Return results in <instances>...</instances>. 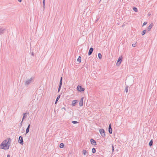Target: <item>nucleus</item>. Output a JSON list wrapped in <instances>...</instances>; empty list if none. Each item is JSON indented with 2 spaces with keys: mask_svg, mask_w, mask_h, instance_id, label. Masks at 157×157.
<instances>
[{
  "mask_svg": "<svg viewBox=\"0 0 157 157\" xmlns=\"http://www.w3.org/2000/svg\"><path fill=\"white\" fill-rule=\"evenodd\" d=\"M10 138L7 139L3 141L0 145L1 148L4 149H9V146L8 145V143L10 141Z\"/></svg>",
  "mask_w": 157,
  "mask_h": 157,
  "instance_id": "1",
  "label": "nucleus"
},
{
  "mask_svg": "<svg viewBox=\"0 0 157 157\" xmlns=\"http://www.w3.org/2000/svg\"><path fill=\"white\" fill-rule=\"evenodd\" d=\"M77 90L79 92H83L85 90V89L82 88L81 86H78L77 88Z\"/></svg>",
  "mask_w": 157,
  "mask_h": 157,
  "instance_id": "2",
  "label": "nucleus"
},
{
  "mask_svg": "<svg viewBox=\"0 0 157 157\" xmlns=\"http://www.w3.org/2000/svg\"><path fill=\"white\" fill-rule=\"evenodd\" d=\"M122 59V56L118 58L116 65L119 66L121 62Z\"/></svg>",
  "mask_w": 157,
  "mask_h": 157,
  "instance_id": "3",
  "label": "nucleus"
},
{
  "mask_svg": "<svg viewBox=\"0 0 157 157\" xmlns=\"http://www.w3.org/2000/svg\"><path fill=\"white\" fill-rule=\"evenodd\" d=\"M99 132L101 135L102 136H105V131L104 129L102 128L100 129Z\"/></svg>",
  "mask_w": 157,
  "mask_h": 157,
  "instance_id": "4",
  "label": "nucleus"
},
{
  "mask_svg": "<svg viewBox=\"0 0 157 157\" xmlns=\"http://www.w3.org/2000/svg\"><path fill=\"white\" fill-rule=\"evenodd\" d=\"M18 142L19 143L23 144V140L22 137L20 136L19 138Z\"/></svg>",
  "mask_w": 157,
  "mask_h": 157,
  "instance_id": "5",
  "label": "nucleus"
},
{
  "mask_svg": "<svg viewBox=\"0 0 157 157\" xmlns=\"http://www.w3.org/2000/svg\"><path fill=\"white\" fill-rule=\"evenodd\" d=\"M83 98H82L79 102V105L80 106H82L83 105Z\"/></svg>",
  "mask_w": 157,
  "mask_h": 157,
  "instance_id": "6",
  "label": "nucleus"
},
{
  "mask_svg": "<svg viewBox=\"0 0 157 157\" xmlns=\"http://www.w3.org/2000/svg\"><path fill=\"white\" fill-rule=\"evenodd\" d=\"M78 101L76 100H73L72 101L71 105L74 106L75 105V104L77 103Z\"/></svg>",
  "mask_w": 157,
  "mask_h": 157,
  "instance_id": "7",
  "label": "nucleus"
},
{
  "mask_svg": "<svg viewBox=\"0 0 157 157\" xmlns=\"http://www.w3.org/2000/svg\"><path fill=\"white\" fill-rule=\"evenodd\" d=\"M90 142L91 144L94 145H96V141L93 139H91L90 140Z\"/></svg>",
  "mask_w": 157,
  "mask_h": 157,
  "instance_id": "8",
  "label": "nucleus"
},
{
  "mask_svg": "<svg viewBox=\"0 0 157 157\" xmlns=\"http://www.w3.org/2000/svg\"><path fill=\"white\" fill-rule=\"evenodd\" d=\"M109 132L110 134H111L112 133V130L111 128V124H110L109 125Z\"/></svg>",
  "mask_w": 157,
  "mask_h": 157,
  "instance_id": "9",
  "label": "nucleus"
},
{
  "mask_svg": "<svg viewBox=\"0 0 157 157\" xmlns=\"http://www.w3.org/2000/svg\"><path fill=\"white\" fill-rule=\"evenodd\" d=\"M94 50V49L92 48H90L89 53L88 55H90L92 54V52H93Z\"/></svg>",
  "mask_w": 157,
  "mask_h": 157,
  "instance_id": "10",
  "label": "nucleus"
},
{
  "mask_svg": "<svg viewBox=\"0 0 157 157\" xmlns=\"http://www.w3.org/2000/svg\"><path fill=\"white\" fill-rule=\"evenodd\" d=\"M153 26V24L151 23L150 24V25L149 26H148L147 27L148 31H150Z\"/></svg>",
  "mask_w": 157,
  "mask_h": 157,
  "instance_id": "11",
  "label": "nucleus"
},
{
  "mask_svg": "<svg viewBox=\"0 0 157 157\" xmlns=\"http://www.w3.org/2000/svg\"><path fill=\"white\" fill-rule=\"evenodd\" d=\"M82 154L85 155H87L88 153L85 150H83L82 151Z\"/></svg>",
  "mask_w": 157,
  "mask_h": 157,
  "instance_id": "12",
  "label": "nucleus"
},
{
  "mask_svg": "<svg viewBox=\"0 0 157 157\" xmlns=\"http://www.w3.org/2000/svg\"><path fill=\"white\" fill-rule=\"evenodd\" d=\"M64 144L63 143H62L60 144L59 147L61 148H63L64 147Z\"/></svg>",
  "mask_w": 157,
  "mask_h": 157,
  "instance_id": "13",
  "label": "nucleus"
},
{
  "mask_svg": "<svg viewBox=\"0 0 157 157\" xmlns=\"http://www.w3.org/2000/svg\"><path fill=\"white\" fill-rule=\"evenodd\" d=\"M29 127H30V124H29V126L28 127H27V128L26 130V133H28L29 131Z\"/></svg>",
  "mask_w": 157,
  "mask_h": 157,
  "instance_id": "14",
  "label": "nucleus"
},
{
  "mask_svg": "<svg viewBox=\"0 0 157 157\" xmlns=\"http://www.w3.org/2000/svg\"><path fill=\"white\" fill-rule=\"evenodd\" d=\"M77 61L79 62V63H81V57L80 56H79L78 57V59H77Z\"/></svg>",
  "mask_w": 157,
  "mask_h": 157,
  "instance_id": "15",
  "label": "nucleus"
},
{
  "mask_svg": "<svg viewBox=\"0 0 157 157\" xmlns=\"http://www.w3.org/2000/svg\"><path fill=\"white\" fill-rule=\"evenodd\" d=\"M60 98V95H59L57 97V98H56V102L55 103V104H56L57 102V101H58V100Z\"/></svg>",
  "mask_w": 157,
  "mask_h": 157,
  "instance_id": "16",
  "label": "nucleus"
},
{
  "mask_svg": "<svg viewBox=\"0 0 157 157\" xmlns=\"http://www.w3.org/2000/svg\"><path fill=\"white\" fill-rule=\"evenodd\" d=\"M98 57L100 59H101L102 58V55L101 53H98Z\"/></svg>",
  "mask_w": 157,
  "mask_h": 157,
  "instance_id": "17",
  "label": "nucleus"
},
{
  "mask_svg": "<svg viewBox=\"0 0 157 157\" xmlns=\"http://www.w3.org/2000/svg\"><path fill=\"white\" fill-rule=\"evenodd\" d=\"M133 9L136 12H137L138 11L136 7H133Z\"/></svg>",
  "mask_w": 157,
  "mask_h": 157,
  "instance_id": "18",
  "label": "nucleus"
},
{
  "mask_svg": "<svg viewBox=\"0 0 157 157\" xmlns=\"http://www.w3.org/2000/svg\"><path fill=\"white\" fill-rule=\"evenodd\" d=\"M92 152L93 153H95L96 152V150L95 149V148H93L92 149Z\"/></svg>",
  "mask_w": 157,
  "mask_h": 157,
  "instance_id": "19",
  "label": "nucleus"
},
{
  "mask_svg": "<svg viewBox=\"0 0 157 157\" xmlns=\"http://www.w3.org/2000/svg\"><path fill=\"white\" fill-rule=\"evenodd\" d=\"M153 144V142L152 140H151L149 143V145L150 146L152 145Z\"/></svg>",
  "mask_w": 157,
  "mask_h": 157,
  "instance_id": "20",
  "label": "nucleus"
},
{
  "mask_svg": "<svg viewBox=\"0 0 157 157\" xmlns=\"http://www.w3.org/2000/svg\"><path fill=\"white\" fill-rule=\"evenodd\" d=\"M146 30H143L142 33V35H144L146 33Z\"/></svg>",
  "mask_w": 157,
  "mask_h": 157,
  "instance_id": "21",
  "label": "nucleus"
},
{
  "mask_svg": "<svg viewBox=\"0 0 157 157\" xmlns=\"http://www.w3.org/2000/svg\"><path fill=\"white\" fill-rule=\"evenodd\" d=\"M4 32V30L2 29H0V34L3 33Z\"/></svg>",
  "mask_w": 157,
  "mask_h": 157,
  "instance_id": "22",
  "label": "nucleus"
},
{
  "mask_svg": "<svg viewBox=\"0 0 157 157\" xmlns=\"http://www.w3.org/2000/svg\"><path fill=\"white\" fill-rule=\"evenodd\" d=\"M62 77L61 78V79H60V85H62Z\"/></svg>",
  "mask_w": 157,
  "mask_h": 157,
  "instance_id": "23",
  "label": "nucleus"
},
{
  "mask_svg": "<svg viewBox=\"0 0 157 157\" xmlns=\"http://www.w3.org/2000/svg\"><path fill=\"white\" fill-rule=\"evenodd\" d=\"M72 122L73 124H77L78 123V122L77 121H72Z\"/></svg>",
  "mask_w": 157,
  "mask_h": 157,
  "instance_id": "24",
  "label": "nucleus"
},
{
  "mask_svg": "<svg viewBox=\"0 0 157 157\" xmlns=\"http://www.w3.org/2000/svg\"><path fill=\"white\" fill-rule=\"evenodd\" d=\"M61 85H59V89H58V92H59V90L61 89Z\"/></svg>",
  "mask_w": 157,
  "mask_h": 157,
  "instance_id": "25",
  "label": "nucleus"
},
{
  "mask_svg": "<svg viewBox=\"0 0 157 157\" xmlns=\"http://www.w3.org/2000/svg\"><path fill=\"white\" fill-rule=\"evenodd\" d=\"M147 23V22H144L143 25V26H144V25H146Z\"/></svg>",
  "mask_w": 157,
  "mask_h": 157,
  "instance_id": "26",
  "label": "nucleus"
},
{
  "mask_svg": "<svg viewBox=\"0 0 157 157\" xmlns=\"http://www.w3.org/2000/svg\"><path fill=\"white\" fill-rule=\"evenodd\" d=\"M112 151L113 152L114 151V148L113 145L112 146Z\"/></svg>",
  "mask_w": 157,
  "mask_h": 157,
  "instance_id": "27",
  "label": "nucleus"
},
{
  "mask_svg": "<svg viewBox=\"0 0 157 157\" xmlns=\"http://www.w3.org/2000/svg\"><path fill=\"white\" fill-rule=\"evenodd\" d=\"M62 109H63L64 110H66V109L65 108V107H63L62 108Z\"/></svg>",
  "mask_w": 157,
  "mask_h": 157,
  "instance_id": "28",
  "label": "nucleus"
},
{
  "mask_svg": "<svg viewBox=\"0 0 157 157\" xmlns=\"http://www.w3.org/2000/svg\"><path fill=\"white\" fill-rule=\"evenodd\" d=\"M43 5L44 6H44H45L44 1H43Z\"/></svg>",
  "mask_w": 157,
  "mask_h": 157,
  "instance_id": "29",
  "label": "nucleus"
},
{
  "mask_svg": "<svg viewBox=\"0 0 157 157\" xmlns=\"http://www.w3.org/2000/svg\"><path fill=\"white\" fill-rule=\"evenodd\" d=\"M135 44H132V46L133 47H135V46H136V45H135Z\"/></svg>",
  "mask_w": 157,
  "mask_h": 157,
  "instance_id": "30",
  "label": "nucleus"
},
{
  "mask_svg": "<svg viewBox=\"0 0 157 157\" xmlns=\"http://www.w3.org/2000/svg\"><path fill=\"white\" fill-rule=\"evenodd\" d=\"M7 157H10V155H7Z\"/></svg>",
  "mask_w": 157,
  "mask_h": 157,
  "instance_id": "31",
  "label": "nucleus"
},
{
  "mask_svg": "<svg viewBox=\"0 0 157 157\" xmlns=\"http://www.w3.org/2000/svg\"><path fill=\"white\" fill-rule=\"evenodd\" d=\"M25 114H26V113H25V114H24V117H23V118H24V117H25Z\"/></svg>",
  "mask_w": 157,
  "mask_h": 157,
  "instance_id": "32",
  "label": "nucleus"
},
{
  "mask_svg": "<svg viewBox=\"0 0 157 157\" xmlns=\"http://www.w3.org/2000/svg\"><path fill=\"white\" fill-rule=\"evenodd\" d=\"M127 91H128V89H126V92H127Z\"/></svg>",
  "mask_w": 157,
  "mask_h": 157,
  "instance_id": "33",
  "label": "nucleus"
},
{
  "mask_svg": "<svg viewBox=\"0 0 157 157\" xmlns=\"http://www.w3.org/2000/svg\"><path fill=\"white\" fill-rule=\"evenodd\" d=\"M21 0L19 1L20 2H21Z\"/></svg>",
  "mask_w": 157,
  "mask_h": 157,
  "instance_id": "34",
  "label": "nucleus"
}]
</instances>
